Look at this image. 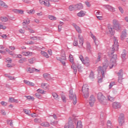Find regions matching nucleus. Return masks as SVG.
Returning <instances> with one entry per match:
<instances>
[{"mask_svg": "<svg viewBox=\"0 0 128 128\" xmlns=\"http://www.w3.org/2000/svg\"><path fill=\"white\" fill-rule=\"evenodd\" d=\"M78 41L77 38H74L73 46H79L80 48L84 46V36L80 34L78 36Z\"/></svg>", "mask_w": 128, "mask_h": 128, "instance_id": "1", "label": "nucleus"}, {"mask_svg": "<svg viewBox=\"0 0 128 128\" xmlns=\"http://www.w3.org/2000/svg\"><path fill=\"white\" fill-rule=\"evenodd\" d=\"M97 98L98 102L101 104H103V106H106L108 104L106 102V96L102 93L98 92L97 94Z\"/></svg>", "mask_w": 128, "mask_h": 128, "instance_id": "2", "label": "nucleus"}, {"mask_svg": "<svg viewBox=\"0 0 128 128\" xmlns=\"http://www.w3.org/2000/svg\"><path fill=\"white\" fill-rule=\"evenodd\" d=\"M108 66V62H105L103 63L102 67L99 66L98 68V72L102 74V78H104V72H106Z\"/></svg>", "mask_w": 128, "mask_h": 128, "instance_id": "3", "label": "nucleus"}, {"mask_svg": "<svg viewBox=\"0 0 128 128\" xmlns=\"http://www.w3.org/2000/svg\"><path fill=\"white\" fill-rule=\"evenodd\" d=\"M69 60L72 64L71 65V68L72 70H74V74H76V72L78 70V68H76V64H74V57L72 56V55L70 54L69 56Z\"/></svg>", "mask_w": 128, "mask_h": 128, "instance_id": "4", "label": "nucleus"}, {"mask_svg": "<svg viewBox=\"0 0 128 128\" xmlns=\"http://www.w3.org/2000/svg\"><path fill=\"white\" fill-rule=\"evenodd\" d=\"M69 98L70 100H72L73 104H76V94L74 92V91L72 90H70Z\"/></svg>", "mask_w": 128, "mask_h": 128, "instance_id": "5", "label": "nucleus"}, {"mask_svg": "<svg viewBox=\"0 0 128 128\" xmlns=\"http://www.w3.org/2000/svg\"><path fill=\"white\" fill-rule=\"evenodd\" d=\"M116 60H118V57L116 54H113L112 56L110 62L109 64L110 68H112L114 66H116Z\"/></svg>", "mask_w": 128, "mask_h": 128, "instance_id": "6", "label": "nucleus"}, {"mask_svg": "<svg viewBox=\"0 0 128 128\" xmlns=\"http://www.w3.org/2000/svg\"><path fill=\"white\" fill-rule=\"evenodd\" d=\"M112 26L115 30H117V32H118V30H120L122 28V26L118 20L114 19L112 20Z\"/></svg>", "mask_w": 128, "mask_h": 128, "instance_id": "7", "label": "nucleus"}, {"mask_svg": "<svg viewBox=\"0 0 128 128\" xmlns=\"http://www.w3.org/2000/svg\"><path fill=\"white\" fill-rule=\"evenodd\" d=\"M79 58L84 64H85L86 66H90V58H88V57H85V58H84V56L80 55Z\"/></svg>", "mask_w": 128, "mask_h": 128, "instance_id": "8", "label": "nucleus"}, {"mask_svg": "<svg viewBox=\"0 0 128 128\" xmlns=\"http://www.w3.org/2000/svg\"><path fill=\"white\" fill-rule=\"evenodd\" d=\"M112 52H118V40H114V44L112 46Z\"/></svg>", "mask_w": 128, "mask_h": 128, "instance_id": "9", "label": "nucleus"}, {"mask_svg": "<svg viewBox=\"0 0 128 128\" xmlns=\"http://www.w3.org/2000/svg\"><path fill=\"white\" fill-rule=\"evenodd\" d=\"M108 28L109 34H112V36H114V32H116V30L114 29L113 25L108 24Z\"/></svg>", "mask_w": 128, "mask_h": 128, "instance_id": "10", "label": "nucleus"}, {"mask_svg": "<svg viewBox=\"0 0 128 128\" xmlns=\"http://www.w3.org/2000/svg\"><path fill=\"white\" fill-rule=\"evenodd\" d=\"M118 122L120 126H122L124 124V115L120 114L118 118Z\"/></svg>", "mask_w": 128, "mask_h": 128, "instance_id": "11", "label": "nucleus"}, {"mask_svg": "<svg viewBox=\"0 0 128 128\" xmlns=\"http://www.w3.org/2000/svg\"><path fill=\"white\" fill-rule=\"evenodd\" d=\"M94 102H96V98L94 96L92 95L90 98L89 104L90 106H94Z\"/></svg>", "mask_w": 128, "mask_h": 128, "instance_id": "12", "label": "nucleus"}, {"mask_svg": "<svg viewBox=\"0 0 128 128\" xmlns=\"http://www.w3.org/2000/svg\"><path fill=\"white\" fill-rule=\"evenodd\" d=\"M22 54L24 56H32L34 53L30 51H23L22 52Z\"/></svg>", "mask_w": 128, "mask_h": 128, "instance_id": "13", "label": "nucleus"}, {"mask_svg": "<svg viewBox=\"0 0 128 128\" xmlns=\"http://www.w3.org/2000/svg\"><path fill=\"white\" fill-rule=\"evenodd\" d=\"M112 106L115 110L118 108H122V104L118 102H114L112 104Z\"/></svg>", "mask_w": 128, "mask_h": 128, "instance_id": "14", "label": "nucleus"}, {"mask_svg": "<svg viewBox=\"0 0 128 128\" xmlns=\"http://www.w3.org/2000/svg\"><path fill=\"white\" fill-rule=\"evenodd\" d=\"M41 88L44 90H50V84L48 83L42 82L41 84Z\"/></svg>", "mask_w": 128, "mask_h": 128, "instance_id": "15", "label": "nucleus"}, {"mask_svg": "<svg viewBox=\"0 0 128 128\" xmlns=\"http://www.w3.org/2000/svg\"><path fill=\"white\" fill-rule=\"evenodd\" d=\"M104 8L110 10V12H114L116 10V8L110 6V5H104Z\"/></svg>", "mask_w": 128, "mask_h": 128, "instance_id": "16", "label": "nucleus"}, {"mask_svg": "<svg viewBox=\"0 0 128 128\" xmlns=\"http://www.w3.org/2000/svg\"><path fill=\"white\" fill-rule=\"evenodd\" d=\"M125 38H126V30L122 31L120 35V40H124Z\"/></svg>", "mask_w": 128, "mask_h": 128, "instance_id": "17", "label": "nucleus"}, {"mask_svg": "<svg viewBox=\"0 0 128 128\" xmlns=\"http://www.w3.org/2000/svg\"><path fill=\"white\" fill-rule=\"evenodd\" d=\"M82 92H88V84H85L83 86L82 88Z\"/></svg>", "mask_w": 128, "mask_h": 128, "instance_id": "18", "label": "nucleus"}, {"mask_svg": "<svg viewBox=\"0 0 128 128\" xmlns=\"http://www.w3.org/2000/svg\"><path fill=\"white\" fill-rule=\"evenodd\" d=\"M72 26H74V28H76V32H78V34H82V29H80V26H78V25H76V24H73Z\"/></svg>", "mask_w": 128, "mask_h": 128, "instance_id": "19", "label": "nucleus"}, {"mask_svg": "<svg viewBox=\"0 0 128 128\" xmlns=\"http://www.w3.org/2000/svg\"><path fill=\"white\" fill-rule=\"evenodd\" d=\"M84 16H86V12L84 10H80L77 14V16H78V18H84Z\"/></svg>", "mask_w": 128, "mask_h": 128, "instance_id": "20", "label": "nucleus"}, {"mask_svg": "<svg viewBox=\"0 0 128 128\" xmlns=\"http://www.w3.org/2000/svg\"><path fill=\"white\" fill-rule=\"evenodd\" d=\"M43 77L45 80H52V76H50V74L47 73L43 74Z\"/></svg>", "mask_w": 128, "mask_h": 128, "instance_id": "21", "label": "nucleus"}, {"mask_svg": "<svg viewBox=\"0 0 128 128\" xmlns=\"http://www.w3.org/2000/svg\"><path fill=\"white\" fill-rule=\"evenodd\" d=\"M75 8L76 10H82L84 6L82 5V4L79 3L75 4Z\"/></svg>", "mask_w": 128, "mask_h": 128, "instance_id": "22", "label": "nucleus"}, {"mask_svg": "<svg viewBox=\"0 0 128 128\" xmlns=\"http://www.w3.org/2000/svg\"><path fill=\"white\" fill-rule=\"evenodd\" d=\"M30 20L29 18H26L24 20L23 22L22 23V26H26V24H30Z\"/></svg>", "mask_w": 128, "mask_h": 128, "instance_id": "23", "label": "nucleus"}, {"mask_svg": "<svg viewBox=\"0 0 128 128\" xmlns=\"http://www.w3.org/2000/svg\"><path fill=\"white\" fill-rule=\"evenodd\" d=\"M25 30H28V32H30V34H34V32H36L34 31V30L28 26H26V28H25Z\"/></svg>", "mask_w": 128, "mask_h": 128, "instance_id": "24", "label": "nucleus"}, {"mask_svg": "<svg viewBox=\"0 0 128 128\" xmlns=\"http://www.w3.org/2000/svg\"><path fill=\"white\" fill-rule=\"evenodd\" d=\"M31 40H40V37H38L37 36H32L30 38Z\"/></svg>", "mask_w": 128, "mask_h": 128, "instance_id": "25", "label": "nucleus"}, {"mask_svg": "<svg viewBox=\"0 0 128 128\" xmlns=\"http://www.w3.org/2000/svg\"><path fill=\"white\" fill-rule=\"evenodd\" d=\"M0 6H2V8H8V4H6L4 2L0 0Z\"/></svg>", "mask_w": 128, "mask_h": 128, "instance_id": "26", "label": "nucleus"}, {"mask_svg": "<svg viewBox=\"0 0 128 128\" xmlns=\"http://www.w3.org/2000/svg\"><path fill=\"white\" fill-rule=\"evenodd\" d=\"M59 58L62 60H66V52L62 51L60 54V57Z\"/></svg>", "mask_w": 128, "mask_h": 128, "instance_id": "27", "label": "nucleus"}, {"mask_svg": "<svg viewBox=\"0 0 128 128\" xmlns=\"http://www.w3.org/2000/svg\"><path fill=\"white\" fill-rule=\"evenodd\" d=\"M76 10V5L72 4L68 6L70 12H72L73 10Z\"/></svg>", "mask_w": 128, "mask_h": 128, "instance_id": "28", "label": "nucleus"}, {"mask_svg": "<svg viewBox=\"0 0 128 128\" xmlns=\"http://www.w3.org/2000/svg\"><path fill=\"white\" fill-rule=\"evenodd\" d=\"M27 72L34 74V68L28 67L26 69Z\"/></svg>", "mask_w": 128, "mask_h": 128, "instance_id": "29", "label": "nucleus"}, {"mask_svg": "<svg viewBox=\"0 0 128 128\" xmlns=\"http://www.w3.org/2000/svg\"><path fill=\"white\" fill-rule=\"evenodd\" d=\"M50 2H52L50 0H44V6H45L50 7Z\"/></svg>", "mask_w": 128, "mask_h": 128, "instance_id": "30", "label": "nucleus"}, {"mask_svg": "<svg viewBox=\"0 0 128 128\" xmlns=\"http://www.w3.org/2000/svg\"><path fill=\"white\" fill-rule=\"evenodd\" d=\"M52 96L56 100H60V97H58V94H56V92L52 93Z\"/></svg>", "mask_w": 128, "mask_h": 128, "instance_id": "31", "label": "nucleus"}, {"mask_svg": "<svg viewBox=\"0 0 128 128\" xmlns=\"http://www.w3.org/2000/svg\"><path fill=\"white\" fill-rule=\"evenodd\" d=\"M48 18L50 20H56V17L52 15H48Z\"/></svg>", "mask_w": 128, "mask_h": 128, "instance_id": "32", "label": "nucleus"}, {"mask_svg": "<svg viewBox=\"0 0 128 128\" xmlns=\"http://www.w3.org/2000/svg\"><path fill=\"white\" fill-rule=\"evenodd\" d=\"M42 126H44V128H48L50 126V124L48 122H43L40 124Z\"/></svg>", "mask_w": 128, "mask_h": 128, "instance_id": "33", "label": "nucleus"}, {"mask_svg": "<svg viewBox=\"0 0 128 128\" xmlns=\"http://www.w3.org/2000/svg\"><path fill=\"white\" fill-rule=\"evenodd\" d=\"M56 60H60L63 66H66V60L60 59V58L58 56L56 57Z\"/></svg>", "mask_w": 128, "mask_h": 128, "instance_id": "34", "label": "nucleus"}, {"mask_svg": "<svg viewBox=\"0 0 128 128\" xmlns=\"http://www.w3.org/2000/svg\"><path fill=\"white\" fill-rule=\"evenodd\" d=\"M40 54L44 56L46 58H50V56H48V53L44 51H41Z\"/></svg>", "mask_w": 128, "mask_h": 128, "instance_id": "35", "label": "nucleus"}, {"mask_svg": "<svg viewBox=\"0 0 128 128\" xmlns=\"http://www.w3.org/2000/svg\"><path fill=\"white\" fill-rule=\"evenodd\" d=\"M14 12H16V14H24V10L16 9L14 10Z\"/></svg>", "mask_w": 128, "mask_h": 128, "instance_id": "36", "label": "nucleus"}, {"mask_svg": "<svg viewBox=\"0 0 128 128\" xmlns=\"http://www.w3.org/2000/svg\"><path fill=\"white\" fill-rule=\"evenodd\" d=\"M0 20L3 22H6L8 20V19L6 16H2L0 18Z\"/></svg>", "mask_w": 128, "mask_h": 128, "instance_id": "37", "label": "nucleus"}, {"mask_svg": "<svg viewBox=\"0 0 128 128\" xmlns=\"http://www.w3.org/2000/svg\"><path fill=\"white\" fill-rule=\"evenodd\" d=\"M26 62V58H22L18 60L20 64H24Z\"/></svg>", "mask_w": 128, "mask_h": 128, "instance_id": "38", "label": "nucleus"}, {"mask_svg": "<svg viewBox=\"0 0 128 128\" xmlns=\"http://www.w3.org/2000/svg\"><path fill=\"white\" fill-rule=\"evenodd\" d=\"M87 50L88 52H92V47L90 43H87Z\"/></svg>", "mask_w": 128, "mask_h": 128, "instance_id": "39", "label": "nucleus"}, {"mask_svg": "<svg viewBox=\"0 0 128 128\" xmlns=\"http://www.w3.org/2000/svg\"><path fill=\"white\" fill-rule=\"evenodd\" d=\"M7 124L10 126H14V122H12V120H8Z\"/></svg>", "mask_w": 128, "mask_h": 128, "instance_id": "40", "label": "nucleus"}, {"mask_svg": "<svg viewBox=\"0 0 128 128\" xmlns=\"http://www.w3.org/2000/svg\"><path fill=\"white\" fill-rule=\"evenodd\" d=\"M76 128H82V122L80 121L78 122Z\"/></svg>", "mask_w": 128, "mask_h": 128, "instance_id": "41", "label": "nucleus"}, {"mask_svg": "<svg viewBox=\"0 0 128 128\" xmlns=\"http://www.w3.org/2000/svg\"><path fill=\"white\" fill-rule=\"evenodd\" d=\"M6 52H8L9 54H10V56H14V52L8 50V48H6Z\"/></svg>", "mask_w": 128, "mask_h": 128, "instance_id": "42", "label": "nucleus"}, {"mask_svg": "<svg viewBox=\"0 0 128 128\" xmlns=\"http://www.w3.org/2000/svg\"><path fill=\"white\" fill-rule=\"evenodd\" d=\"M4 48V46H2V45H0V52H1V54H6V52L3 51Z\"/></svg>", "mask_w": 128, "mask_h": 128, "instance_id": "43", "label": "nucleus"}, {"mask_svg": "<svg viewBox=\"0 0 128 128\" xmlns=\"http://www.w3.org/2000/svg\"><path fill=\"white\" fill-rule=\"evenodd\" d=\"M118 82L120 84H122L124 82V76H118Z\"/></svg>", "mask_w": 128, "mask_h": 128, "instance_id": "44", "label": "nucleus"}, {"mask_svg": "<svg viewBox=\"0 0 128 128\" xmlns=\"http://www.w3.org/2000/svg\"><path fill=\"white\" fill-rule=\"evenodd\" d=\"M117 75L118 76H124V72H122V70H120L117 72Z\"/></svg>", "mask_w": 128, "mask_h": 128, "instance_id": "45", "label": "nucleus"}, {"mask_svg": "<svg viewBox=\"0 0 128 128\" xmlns=\"http://www.w3.org/2000/svg\"><path fill=\"white\" fill-rule=\"evenodd\" d=\"M61 98L63 102H66V98L64 94L61 95Z\"/></svg>", "mask_w": 128, "mask_h": 128, "instance_id": "46", "label": "nucleus"}, {"mask_svg": "<svg viewBox=\"0 0 128 128\" xmlns=\"http://www.w3.org/2000/svg\"><path fill=\"white\" fill-rule=\"evenodd\" d=\"M107 128H112V122H110V120H108L107 122Z\"/></svg>", "mask_w": 128, "mask_h": 128, "instance_id": "47", "label": "nucleus"}, {"mask_svg": "<svg viewBox=\"0 0 128 128\" xmlns=\"http://www.w3.org/2000/svg\"><path fill=\"white\" fill-rule=\"evenodd\" d=\"M38 92H40V94H46V91L42 89L39 88L37 90Z\"/></svg>", "mask_w": 128, "mask_h": 128, "instance_id": "48", "label": "nucleus"}, {"mask_svg": "<svg viewBox=\"0 0 128 128\" xmlns=\"http://www.w3.org/2000/svg\"><path fill=\"white\" fill-rule=\"evenodd\" d=\"M34 122L36 124H40L42 122V120L38 118H36L34 119Z\"/></svg>", "mask_w": 128, "mask_h": 128, "instance_id": "49", "label": "nucleus"}, {"mask_svg": "<svg viewBox=\"0 0 128 128\" xmlns=\"http://www.w3.org/2000/svg\"><path fill=\"white\" fill-rule=\"evenodd\" d=\"M90 36L91 38L94 40V42H95L96 44V36L94 34H92V32L90 33Z\"/></svg>", "mask_w": 128, "mask_h": 128, "instance_id": "50", "label": "nucleus"}, {"mask_svg": "<svg viewBox=\"0 0 128 128\" xmlns=\"http://www.w3.org/2000/svg\"><path fill=\"white\" fill-rule=\"evenodd\" d=\"M108 100H110V102H114V97H112L110 96H108Z\"/></svg>", "mask_w": 128, "mask_h": 128, "instance_id": "51", "label": "nucleus"}, {"mask_svg": "<svg viewBox=\"0 0 128 128\" xmlns=\"http://www.w3.org/2000/svg\"><path fill=\"white\" fill-rule=\"evenodd\" d=\"M34 60H36V58H31L30 59H28V62L30 64H34Z\"/></svg>", "mask_w": 128, "mask_h": 128, "instance_id": "52", "label": "nucleus"}, {"mask_svg": "<svg viewBox=\"0 0 128 128\" xmlns=\"http://www.w3.org/2000/svg\"><path fill=\"white\" fill-rule=\"evenodd\" d=\"M90 80H94V72H92L89 76Z\"/></svg>", "mask_w": 128, "mask_h": 128, "instance_id": "53", "label": "nucleus"}, {"mask_svg": "<svg viewBox=\"0 0 128 128\" xmlns=\"http://www.w3.org/2000/svg\"><path fill=\"white\" fill-rule=\"evenodd\" d=\"M26 44H34V42L32 40L28 41L25 42Z\"/></svg>", "mask_w": 128, "mask_h": 128, "instance_id": "54", "label": "nucleus"}, {"mask_svg": "<svg viewBox=\"0 0 128 128\" xmlns=\"http://www.w3.org/2000/svg\"><path fill=\"white\" fill-rule=\"evenodd\" d=\"M24 112L26 114H27V116H30V110L26 109H24Z\"/></svg>", "mask_w": 128, "mask_h": 128, "instance_id": "55", "label": "nucleus"}, {"mask_svg": "<svg viewBox=\"0 0 128 128\" xmlns=\"http://www.w3.org/2000/svg\"><path fill=\"white\" fill-rule=\"evenodd\" d=\"M26 98H28V100H34V96H26Z\"/></svg>", "mask_w": 128, "mask_h": 128, "instance_id": "56", "label": "nucleus"}, {"mask_svg": "<svg viewBox=\"0 0 128 128\" xmlns=\"http://www.w3.org/2000/svg\"><path fill=\"white\" fill-rule=\"evenodd\" d=\"M0 114H2V116H6V110H1Z\"/></svg>", "mask_w": 128, "mask_h": 128, "instance_id": "57", "label": "nucleus"}, {"mask_svg": "<svg viewBox=\"0 0 128 128\" xmlns=\"http://www.w3.org/2000/svg\"><path fill=\"white\" fill-rule=\"evenodd\" d=\"M28 14H34V12H36V11L34 10H28L27 12Z\"/></svg>", "mask_w": 128, "mask_h": 128, "instance_id": "58", "label": "nucleus"}, {"mask_svg": "<svg viewBox=\"0 0 128 128\" xmlns=\"http://www.w3.org/2000/svg\"><path fill=\"white\" fill-rule=\"evenodd\" d=\"M83 94L84 98H88V92H83Z\"/></svg>", "mask_w": 128, "mask_h": 128, "instance_id": "59", "label": "nucleus"}, {"mask_svg": "<svg viewBox=\"0 0 128 128\" xmlns=\"http://www.w3.org/2000/svg\"><path fill=\"white\" fill-rule=\"evenodd\" d=\"M40 72V69H36L34 68H33V72Z\"/></svg>", "mask_w": 128, "mask_h": 128, "instance_id": "60", "label": "nucleus"}, {"mask_svg": "<svg viewBox=\"0 0 128 128\" xmlns=\"http://www.w3.org/2000/svg\"><path fill=\"white\" fill-rule=\"evenodd\" d=\"M8 78L10 80H16V78L12 76H8Z\"/></svg>", "mask_w": 128, "mask_h": 128, "instance_id": "61", "label": "nucleus"}, {"mask_svg": "<svg viewBox=\"0 0 128 128\" xmlns=\"http://www.w3.org/2000/svg\"><path fill=\"white\" fill-rule=\"evenodd\" d=\"M18 32L20 34H24L26 32V30H24V29H22V28L20 29Z\"/></svg>", "mask_w": 128, "mask_h": 128, "instance_id": "62", "label": "nucleus"}, {"mask_svg": "<svg viewBox=\"0 0 128 128\" xmlns=\"http://www.w3.org/2000/svg\"><path fill=\"white\" fill-rule=\"evenodd\" d=\"M68 128H74V125L72 123H68Z\"/></svg>", "mask_w": 128, "mask_h": 128, "instance_id": "63", "label": "nucleus"}, {"mask_svg": "<svg viewBox=\"0 0 128 128\" xmlns=\"http://www.w3.org/2000/svg\"><path fill=\"white\" fill-rule=\"evenodd\" d=\"M85 4L87 8H90V6H92L90 3L88 2H85Z\"/></svg>", "mask_w": 128, "mask_h": 128, "instance_id": "64", "label": "nucleus"}]
</instances>
